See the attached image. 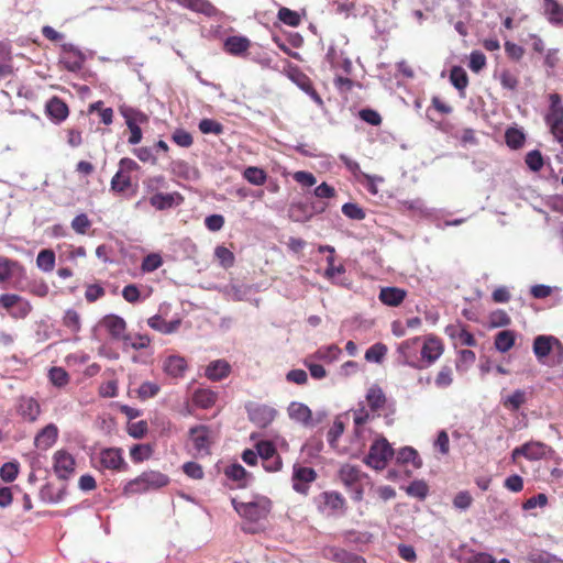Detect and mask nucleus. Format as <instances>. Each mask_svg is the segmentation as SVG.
<instances>
[{
    "mask_svg": "<svg viewBox=\"0 0 563 563\" xmlns=\"http://www.w3.org/2000/svg\"><path fill=\"white\" fill-rule=\"evenodd\" d=\"M161 390V386L154 382H143L137 388V397L141 400H146L150 398H154Z\"/></svg>",
    "mask_w": 563,
    "mask_h": 563,
    "instance_id": "603ef678",
    "label": "nucleus"
},
{
    "mask_svg": "<svg viewBox=\"0 0 563 563\" xmlns=\"http://www.w3.org/2000/svg\"><path fill=\"white\" fill-rule=\"evenodd\" d=\"M450 81L459 91H464L468 85L466 71L460 66H454L450 71Z\"/></svg>",
    "mask_w": 563,
    "mask_h": 563,
    "instance_id": "79ce46f5",
    "label": "nucleus"
},
{
    "mask_svg": "<svg viewBox=\"0 0 563 563\" xmlns=\"http://www.w3.org/2000/svg\"><path fill=\"white\" fill-rule=\"evenodd\" d=\"M528 560L530 563H560L562 562L560 558L555 554L543 550L532 551L528 555Z\"/></svg>",
    "mask_w": 563,
    "mask_h": 563,
    "instance_id": "864d4df0",
    "label": "nucleus"
},
{
    "mask_svg": "<svg viewBox=\"0 0 563 563\" xmlns=\"http://www.w3.org/2000/svg\"><path fill=\"white\" fill-rule=\"evenodd\" d=\"M231 373V365L225 360H216L208 364L205 375L212 382L224 379Z\"/></svg>",
    "mask_w": 563,
    "mask_h": 563,
    "instance_id": "aec40b11",
    "label": "nucleus"
},
{
    "mask_svg": "<svg viewBox=\"0 0 563 563\" xmlns=\"http://www.w3.org/2000/svg\"><path fill=\"white\" fill-rule=\"evenodd\" d=\"M148 201L150 205L156 210H166L173 208L174 206H178L183 201V198L178 192H157L154 194Z\"/></svg>",
    "mask_w": 563,
    "mask_h": 563,
    "instance_id": "a211bd4d",
    "label": "nucleus"
},
{
    "mask_svg": "<svg viewBox=\"0 0 563 563\" xmlns=\"http://www.w3.org/2000/svg\"><path fill=\"white\" fill-rule=\"evenodd\" d=\"M434 383L439 388H446L451 386L453 383L452 368L448 365L442 366L435 377Z\"/></svg>",
    "mask_w": 563,
    "mask_h": 563,
    "instance_id": "e2e57ef3",
    "label": "nucleus"
},
{
    "mask_svg": "<svg viewBox=\"0 0 563 563\" xmlns=\"http://www.w3.org/2000/svg\"><path fill=\"white\" fill-rule=\"evenodd\" d=\"M209 427L200 424L189 429V435L194 443V448L199 453H209Z\"/></svg>",
    "mask_w": 563,
    "mask_h": 563,
    "instance_id": "ddd939ff",
    "label": "nucleus"
},
{
    "mask_svg": "<svg viewBox=\"0 0 563 563\" xmlns=\"http://www.w3.org/2000/svg\"><path fill=\"white\" fill-rule=\"evenodd\" d=\"M162 264H163L162 256L157 253H152V254L146 255L143 258L141 268L143 272L150 273V272H154L157 268H159L162 266Z\"/></svg>",
    "mask_w": 563,
    "mask_h": 563,
    "instance_id": "680f3d73",
    "label": "nucleus"
},
{
    "mask_svg": "<svg viewBox=\"0 0 563 563\" xmlns=\"http://www.w3.org/2000/svg\"><path fill=\"white\" fill-rule=\"evenodd\" d=\"M249 419L260 428H265L273 422L277 411L267 405H250L246 407Z\"/></svg>",
    "mask_w": 563,
    "mask_h": 563,
    "instance_id": "9d476101",
    "label": "nucleus"
},
{
    "mask_svg": "<svg viewBox=\"0 0 563 563\" xmlns=\"http://www.w3.org/2000/svg\"><path fill=\"white\" fill-rule=\"evenodd\" d=\"M163 369L174 378L183 377L187 369V362L183 356L170 355L164 361Z\"/></svg>",
    "mask_w": 563,
    "mask_h": 563,
    "instance_id": "5701e85b",
    "label": "nucleus"
},
{
    "mask_svg": "<svg viewBox=\"0 0 563 563\" xmlns=\"http://www.w3.org/2000/svg\"><path fill=\"white\" fill-rule=\"evenodd\" d=\"M516 341V334L512 330H503L495 335L494 345L500 353L508 352Z\"/></svg>",
    "mask_w": 563,
    "mask_h": 563,
    "instance_id": "473e14b6",
    "label": "nucleus"
},
{
    "mask_svg": "<svg viewBox=\"0 0 563 563\" xmlns=\"http://www.w3.org/2000/svg\"><path fill=\"white\" fill-rule=\"evenodd\" d=\"M67 104L58 97H53L46 103V114L55 123H60L68 117Z\"/></svg>",
    "mask_w": 563,
    "mask_h": 563,
    "instance_id": "6ab92c4d",
    "label": "nucleus"
},
{
    "mask_svg": "<svg viewBox=\"0 0 563 563\" xmlns=\"http://www.w3.org/2000/svg\"><path fill=\"white\" fill-rule=\"evenodd\" d=\"M330 553L332 559L339 563H366L365 559L361 555L341 548H332Z\"/></svg>",
    "mask_w": 563,
    "mask_h": 563,
    "instance_id": "4c0bfd02",
    "label": "nucleus"
},
{
    "mask_svg": "<svg viewBox=\"0 0 563 563\" xmlns=\"http://www.w3.org/2000/svg\"><path fill=\"white\" fill-rule=\"evenodd\" d=\"M342 351L336 344H330L318 349L316 357L321 361L334 362L339 358Z\"/></svg>",
    "mask_w": 563,
    "mask_h": 563,
    "instance_id": "3c124183",
    "label": "nucleus"
},
{
    "mask_svg": "<svg viewBox=\"0 0 563 563\" xmlns=\"http://www.w3.org/2000/svg\"><path fill=\"white\" fill-rule=\"evenodd\" d=\"M66 496V486H62L60 488H55V486L51 483L45 484L40 490V498L44 503L48 504H58L64 500Z\"/></svg>",
    "mask_w": 563,
    "mask_h": 563,
    "instance_id": "c85d7f7f",
    "label": "nucleus"
},
{
    "mask_svg": "<svg viewBox=\"0 0 563 563\" xmlns=\"http://www.w3.org/2000/svg\"><path fill=\"white\" fill-rule=\"evenodd\" d=\"M224 474L229 479L236 482L238 487L241 488L246 487L253 479L252 475L246 472V470L241 464L238 463L229 465L224 470Z\"/></svg>",
    "mask_w": 563,
    "mask_h": 563,
    "instance_id": "b1692460",
    "label": "nucleus"
},
{
    "mask_svg": "<svg viewBox=\"0 0 563 563\" xmlns=\"http://www.w3.org/2000/svg\"><path fill=\"white\" fill-rule=\"evenodd\" d=\"M255 448L257 457H261L263 462L278 454L275 445L271 441H260L256 443Z\"/></svg>",
    "mask_w": 563,
    "mask_h": 563,
    "instance_id": "13d9d810",
    "label": "nucleus"
},
{
    "mask_svg": "<svg viewBox=\"0 0 563 563\" xmlns=\"http://www.w3.org/2000/svg\"><path fill=\"white\" fill-rule=\"evenodd\" d=\"M97 329H104L115 341H123L126 335V322L123 318L113 313L104 316L99 321Z\"/></svg>",
    "mask_w": 563,
    "mask_h": 563,
    "instance_id": "6e6552de",
    "label": "nucleus"
},
{
    "mask_svg": "<svg viewBox=\"0 0 563 563\" xmlns=\"http://www.w3.org/2000/svg\"><path fill=\"white\" fill-rule=\"evenodd\" d=\"M251 44L249 37H225L223 48L233 56L245 57Z\"/></svg>",
    "mask_w": 563,
    "mask_h": 563,
    "instance_id": "412c9836",
    "label": "nucleus"
},
{
    "mask_svg": "<svg viewBox=\"0 0 563 563\" xmlns=\"http://www.w3.org/2000/svg\"><path fill=\"white\" fill-rule=\"evenodd\" d=\"M366 400H367L369 408L373 411H376L384 407V405L386 402V396L379 386L373 385L367 390Z\"/></svg>",
    "mask_w": 563,
    "mask_h": 563,
    "instance_id": "e433bc0d",
    "label": "nucleus"
},
{
    "mask_svg": "<svg viewBox=\"0 0 563 563\" xmlns=\"http://www.w3.org/2000/svg\"><path fill=\"white\" fill-rule=\"evenodd\" d=\"M555 336L538 335L533 341V353L539 361L549 356L553 350Z\"/></svg>",
    "mask_w": 563,
    "mask_h": 563,
    "instance_id": "bb28decb",
    "label": "nucleus"
},
{
    "mask_svg": "<svg viewBox=\"0 0 563 563\" xmlns=\"http://www.w3.org/2000/svg\"><path fill=\"white\" fill-rule=\"evenodd\" d=\"M279 21L284 24L296 27L301 23V16L297 11H292L288 8L282 7L277 14Z\"/></svg>",
    "mask_w": 563,
    "mask_h": 563,
    "instance_id": "8fccbe9b",
    "label": "nucleus"
},
{
    "mask_svg": "<svg viewBox=\"0 0 563 563\" xmlns=\"http://www.w3.org/2000/svg\"><path fill=\"white\" fill-rule=\"evenodd\" d=\"M53 460L54 471L58 478L63 481L70 478L76 465L74 456L64 450H59L54 453Z\"/></svg>",
    "mask_w": 563,
    "mask_h": 563,
    "instance_id": "1a4fd4ad",
    "label": "nucleus"
},
{
    "mask_svg": "<svg viewBox=\"0 0 563 563\" xmlns=\"http://www.w3.org/2000/svg\"><path fill=\"white\" fill-rule=\"evenodd\" d=\"M199 130L203 134H216V135H219L223 131V125L221 123H219L218 121L212 120V119H202L199 122Z\"/></svg>",
    "mask_w": 563,
    "mask_h": 563,
    "instance_id": "69168bd1",
    "label": "nucleus"
},
{
    "mask_svg": "<svg viewBox=\"0 0 563 563\" xmlns=\"http://www.w3.org/2000/svg\"><path fill=\"white\" fill-rule=\"evenodd\" d=\"M122 342L125 347H131L133 350H142L150 345L151 340L148 335L145 334L132 335L126 333Z\"/></svg>",
    "mask_w": 563,
    "mask_h": 563,
    "instance_id": "49530a36",
    "label": "nucleus"
},
{
    "mask_svg": "<svg viewBox=\"0 0 563 563\" xmlns=\"http://www.w3.org/2000/svg\"><path fill=\"white\" fill-rule=\"evenodd\" d=\"M180 7L208 18L216 16L218 9L209 0H175Z\"/></svg>",
    "mask_w": 563,
    "mask_h": 563,
    "instance_id": "f3484780",
    "label": "nucleus"
},
{
    "mask_svg": "<svg viewBox=\"0 0 563 563\" xmlns=\"http://www.w3.org/2000/svg\"><path fill=\"white\" fill-rule=\"evenodd\" d=\"M131 186L130 175H125L122 172H117L111 179V189L117 192H124Z\"/></svg>",
    "mask_w": 563,
    "mask_h": 563,
    "instance_id": "6e6d98bb",
    "label": "nucleus"
},
{
    "mask_svg": "<svg viewBox=\"0 0 563 563\" xmlns=\"http://www.w3.org/2000/svg\"><path fill=\"white\" fill-rule=\"evenodd\" d=\"M545 454V445L540 442H529L523 444V456L528 460H540Z\"/></svg>",
    "mask_w": 563,
    "mask_h": 563,
    "instance_id": "09e8293b",
    "label": "nucleus"
},
{
    "mask_svg": "<svg viewBox=\"0 0 563 563\" xmlns=\"http://www.w3.org/2000/svg\"><path fill=\"white\" fill-rule=\"evenodd\" d=\"M231 503L239 516L251 522H257L264 519L271 511V501L266 497H258L249 503H241L232 498Z\"/></svg>",
    "mask_w": 563,
    "mask_h": 563,
    "instance_id": "f03ea898",
    "label": "nucleus"
},
{
    "mask_svg": "<svg viewBox=\"0 0 563 563\" xmlns=\"http://www.w3.org/2000/svg\"><path fill=\"white\" fill-rule=\"evenodd\" d=\"M252 286L245 284H230L223 288V295L233 301H244L252 294Z\"/></svg>",
    "mask_w": 563,
    "mask_h": 563,
    "instance_id": "cd10ccee",
    "label": "nucleus"
},
{
    "mask_svg": "<svg viewBox=\"0 0 563 563\" xmlns=\"http://www.w3.org/2000/svg\"><path fill=\"white\" fill-rule=\"evenodd\" d=\"M339 474L342 483L345 486L354 485L356 482H361L365 477L363 472L357 466L351 464H344L340 468Z\"/></svg>",
    "mask_w": 563,
    "mask_h": 563,
    "instance_id": "2f4dec72",
    "label": "nucleus"
},
{
    "mask_svg": "<svg viewBox=\"0 0 563 563\" xmlns=\"http://www.w3.org/2000/svg\"><path fill=\"white\" fill-rule=\"evenodd\" d=\"M420 336H415L402 341L397 346V362L401 365H407L416 369H421L419 355H420Z\"/></svg>",
    "mask_w": 563,
    "mask_h": 563,
    "instance_id": "423d86ee",
    "label": "nucleus"
},
{
    "mask_svg": "<svg viewBox=\"0 0 563 563\" xmlns=\"http://www.w3.org/2000/svg\"><path fill=\"white\" fill-rule=\"evenodd\" d=\"M406 492L409 496L423 500L428 495L429 488L426 482L413 481L406 488Z\"/></svg>",
    "mask_w": 563,
    "mask_h": 563,
    "instance_id": "5fc2aeb1",
    "label": "nucleus"
},
{
    "mask_svg": "<svg viewBox=\"0 0 563 563\" xmlns=\"http://www.w3.org/2000/svg\"><path fill=\"white\" fill-rule=\"evenodd\" d=\"M244 58H250L258 63L263 68H272V57L268 52L258 48L253 43L249 47V52Z\"/></svg>",
    "mask_w": 563,
    "mask_h": 563,
    "instance_id": "c9c22d12",
    "label": "nucleus"
},
{
    "mask_svg": "<svg viewBox=\"0 0 563 563\" xmlns=\"http://www.w3.org/2000/svg\"><path fill=\"white\" fill-rule=\"evenodd\" d=\"M147 324L153 330L158 331L163 334H172L179 329L181 320L174 319L170 321H166L159 314H155L147 320Z\"/></svg>",
    "mask_w": 563,
    "mask_h": 563,
    "instance_id": "4be33fe9",
    "label": "nucleus"
},
{
    "mask_svg": "<svg viewBox=\"0 0 563 563\" xmlns=\"http://www.w3.org/2000/svg\"><path fill=\"white\" fill-rule=\"evenodd\" d=\"M37 267L45 272H52L55 267V253L52 250H42L36 257Z\"/></svg>",
    "mask_w": 563,
    "mask_h": 563,
    "instance_id": "37998d69",
    "label": "nucleus"
},
{
    "mask_svg": "<svg viewBox=\"0 0 563 563\" xmlns=\"http://www.w3.org/2000/svg\"><path fill=\"white\" fill-rule=\"evenodd\" d=\"M505 141L511 150H518L523 146L526 135L520 129L509 128L506 130Z\"/></svg>",
    "mask_w": 563,
    "mask_h": 563,
    "instance_id": "ea45409f",
    "label": "nucleus"
},
{
    "mask_svg": "<svg viewBox=\"0 0 563 563\" xmlns=\"http://www.w3.org/2000/svg\"><path fill=\"white\" fill-rule=\"evenodd\" d=\"M387 354V346L383 343H375L365 352V360L371 363H382Z\"/></svg>",
    "mask_w": 563,
    "mask_h": 563,
    "instance_id": "de8ad7c7",
    "label": "nucleus"
},
{
    "mask_svg": "<svg viewBox=\"0 0 563 563\" xmlns=\"http://www.w3.org/2000/svg\"><path fill=\"white\" fill-rule=\"evenodd\" d=\"M406 297V291L398 287H384L379 291V300L387 306L397 307Z\"/></svg>",
    "mask_w": 563,
    "mask_h": 563,
    "instance_id": "a878e982",
    "label": "nucleus"
},
{
    "mask_svg": "<svg viewBox=\"0 0 563 563\" xmlns=\"http://www.w3.org/2000/svg\"><path fill=\"white\" fill-rule=\"evenodd\" d=\"M48 377H49L51 383L56 387H63L69 380L68 373L62 367L51 368L49 373H48Z\"/></svg>",
    "mask_w": 563,
    "mask_h": 563,
    "instance_id": "052dcab7",
    "label": "nucleus"
},
{
    "mask_svg": "<svg viewBox=\"0 0 563 563\" xmlns=\"http://www.w3.org/2000/svg\"><path fill=\"white\" fill-rule=\"evenodd\" d=\"M169 483L167 475L158 471H146L128 482L124 486V494H144L150 490L159 489Z\"/></svg>",
    "mask_w": 563,
    "mask_h": 563,
    "instance_id": "f257e3e1",
    "label": "nucleus"
},
{
    "mask_svg": "<svg viewBox=\"0 0 563 563\" xmlns=\"http://www.w3.org/2000/svg\"><path fill=\"white\" fill-rule=\"evenodd\" d=\"M396 461L400 464L411 463L415 468L422 466V460L419 457L417 450L411 446L401 448L397 453Z\"/></svg>",
    "mask_w": 563,
    "mask_h": 563,
    "instance_id": "72a5a7b5",
    "label": "nucleus"
},
{
    "mask_svg": "<svg viewBox=\"0 0 563 563\" xmlns=\"http://www.w3.org/2000/svg\"><path fill=\"white\" fill-rule=\"evenodd\" d=\"M525 162L532 172H539L543 167V157L538 150L527 153Z\"/></svg>",
    "mask_w": 563,
    "mask_h": 563,
    "instance_id": "774afa93",
    "label": "nucleus"
},
{
    "mask_svg": "<svg viewBox=\"0 0 563 563\" xmlns=\"http://www.w3.org/2000/svg\"><path fill=\"white\" fill-rule=\"evenodd\" d=\"M19 415L26 421L34 422L41 413V407L33 397H21L18 404Z\"/></svg>",
    "mask_w": 563,
    "mask_h": 563,
    "instance_id": "dca6fc26",
    "label": "nucleus"
},
{
    "mask_svg": "<svg viewBox=\"0 0 563 563\" xmlns=\"http://www.w3.org/2000/svg\"><path fill=\"white\" fill-rule=\"evenodd\" d=\"M58 438V428L54 423L44 427L34 439V445L42 451L52 448Z\"/></svg>",
    "mask_w": 563,
    "mask_h": 563,
    "instance_id": "2eb2a0df",
    "label": "nucleus"
},
{
    "mask_svg": "<svg viewBox=\"0 0 563 563\" xmlns=\"http://www.w3.org/2000/svg\"><path fill=\"white\" fill-rule=\"evenodd\" d=\"M32 310V306L29 300L19 296V300L15 303V307L10 311V314L14 319H24L29 316Z\"/></svg>",
    "mask_w": 563,
    "mask_h": 563,
    "instance_id": "4d7b16f0",
    "label": "nucleus"
},
{
    "mask_svg": "<svg viewBox=\"0 0 563 563\" xmlns=\"http://www.w3.org/2000/svg\"><path fill=\"white\" fill-rule=\"evenodd\" d=\"M316 477L317 474L313 468L295 465L292 473V488L297 493L306 494L308 490L307 484L313 482Z\"/></svg>",
    "mask_w": 563,
    "mask_h": 563,
    "instance_id": "9b49d317",
    "label": "nucleus"
},
{
    "mask_svg": "<svg viewBox=\"0 0 563 563\" xmlns=\"http://www.w3.org/2000/svg\"><path fill=\"white\" fill-rule=\"evenodd\" d=\"M342 213L352 220H363L365 219V211L354 202H346L342 206Z\"/></svg>",
    "mask_w": 563,
    "mask_h": 563,
    "instance_id": "bf43d9fd",
    "label": "nucleus"
},
{
    "mask_svg": "<svg viewBox=\"0 0 563 563\" xmlns=\"http://www.w3.org/2000/svg\"><path fill=\"white\" fill-rule=\"evenodd\" d=\"M88 55H91L90 52L87 54L71 44H64L60 63L69 71H78L82 68Z\"/></svg>",
    "mask_w": 563,
    "mask_h": 563,
    "instance_id": "0eeeda50",
    "label": "nucleus"
},
{
    "mask_svg": "<svg viewBox=\"0 0 563 563\" xmlns=\"http://www.w3.org/2000/svg\"><path fill=\"white\" fill-rule=\"evenodd\" d=\"M63 324L71 332L78 333L81 329V319L75 309H67L63 317Z\"/></svg>",
    "mask_w": 563,
    "mask_h": 563,
    "instance_id": "c03bdc74",
    "label": "nucleus"
},
{
    "mask_svg": "<svg viewBox=\"0 0 563 563\" xmlns=\"http://www.w3.org/2000/svg\"><path fill=\"white\" fill-rule=\"evenodd\" d=\"M91 222L86 213L77 214L71 221V229L78 234H86Z\"/></svg>",
    "mask_w": 563,
    "mask_h": 563,
    "instance_id": "338daca9",
    "label": "nucleus"
},
{
    "mask_svg": "<svg viewBox=\"0 0 563 563\" xmlns=\"http://www.w3.org/2000/svg\"><path fill=\"white\" fill-rule=\"evenodd\" d=\"M393 455L394 450L389 442L385 438H380L373 442L364 462L369 467L380 471L386 467Z\"/></svg>",
    "mask_w": 563,
    "mask_h": 563,
    "instance_id": "20e7f679",
    "label": "nucleus"
},
{
    "mask_svg": "<svg viewBox=\"0 0 563 563\" xmlns=\"http://www.w3.org/2000/svg\"><path fill=\"white\" fill-rule=\"evenodd\" d=\"M289 78L298 88L305 91L319 107L323 106L321 97L313 88L312 82L307 75L299 71L298 69H295L289 74Z\"/></svg>",
    "mask_w": 563,
    "mask_h": 563,
    "instance_id": "f8f14e48",
    "label": "nucleus"
},
{
    "mask_svg": "<svg viewBox=\"0 0 563 563\" xmlns=\"http://www.w3.org/2000/svg\"><path fill=\"white\" fill-rule=\"evenodd\" d=\"M172 168L177 176L186 180H196L199 178V170L185 161L173 162Z\"/></svg>",
    "mask_w": 563,
    "mask_h": 563,
    "instance_id": "f704fd0d",
    "label": "nucleus"
},
{
    "mask_svg": "<svg viewBox=\"0 0 563 563\" xmlns=\"http://www.w3.org/2000/svg\"><path fill=\"white\" fill-rule=\"evenodd\" d=\"M528 400V394L523 389H516L510 395L503 397L500 402L509 411L515 412Z\"/></svg>",
    "mask_w": 563,
    "mask_h": 563,
    "instance_id": "c756f323",
    "label": "nucleus"
},
{
    "mask_svg": "<svg viewBox=\"0 0 563 563\" xmlns=\"http://www.w3.org/2000/svg\"><path fill=\"white\" fill-rule=\"evenodd\" d=\"M100 463L102 467L112 471H119L126 466L120 449H104L100 452Z\"/></svg>",
    "mask_w": 563,
    "mask_h": 563,
    "instance_id": "4468645a",
    "label": "nucleus"
},
{
    "mask_svg": "<svg viewBox=\"0 0 563 563\" xmlns=\"http://www.w3.org/2000/svg\"><path fill=\"white\" fill-rule=\"evenodd\" d=\"M544 121L554 140L563 147V103L560 95H550V107Z\"/></svg>",
    "mask_w": 563,
    "mask_h": 563,
    "instance_id": "7ed1b4c3",
    "label": "nucleus"
},
{
    "mask_svg": "<svg viewBox=\"0 0 563 563\" xmlns=\"http://www.w3.org/2000/svg\"><path fill=\"white\" fill-rule=\"evenodd\" d=\"M443 351L442 341L437 336L430 334L423 339L421 338L419 355L421 369H426L434 364L441 357Z\"/></svg>",
    "mask_w": 563,
    "mask_h": 563,
    "instance_id": "39448f33",
    "label": "nucleus"
},
{
    "mask_svg": "<svg viewBox=\"0 0 563 563\" xmlns=\"http://www.w3.org/2000/svg\"><path fill=\"white\" fill-rule=\"evenodd\" d=\"M217 398V393L207 388L197 389L192 395L194 404L203 409L211 408L216 404Z\"/></svg>",
    "mask_w": 563,
    "mask_h": 563,
    "instance_id": "7c9ffc66",
    "label": "nucleus"
},
{
    "mask_svg": "<svg viewBox=\"0 0 563 563\" xmlns=\"http://www.w3.org/2000/svg\"><path fill=\"white\" fill-rule=\"evenodd\" d=\"M544 9L551 23L563 25V7L555 0H544Z\"/></svg>",
    "mask_w": 563,
    "mask_h": 563,
    "instance_id": "58836bf2",
    "label": "nucleus"
},
{
    "mask_svg": "<svg viewBox=\"0 0 563 563\" xmlns=\"http://www.w3.org/2000/svg\"><path fill=\"white\" fill-rule=\"evenodd\" d=\"M19 474V464L16 462H7L0 468V477L2 481L13 482Z\"/></svg>",
    "mask_w": 563,
    "mask_h": 563,
    "instance_id": "0e129e2a",
    "label": "nucleus"
},
{
    "mask_svg": "<svg viewBox=\"0 0 563 563\" xmlns=\"http://www.w3.org/2000/svg\"><path fill=\"white\" fill-rule=\"evenodd\" d=\"M243 177L252 185L262 186L267 180V174L264 169L255 166L246 167Z\"/></svg>",
    "mask_w": 563,
    "mask_h": 563,
    "instance_id": "a19ab883",
    "label": "nucleus"
},
{
    "mask_svg": "<svg viewBox=\"0 0 563 563\" xmlns=\"http://www.w3.org/2000/svg\"><path fill=\"white\" fill-rule=\"evenodd\" d=\"M324 505L333 511H342L345 500L341 494L336 492H324L322 494Z\"/></svg>",
    "mask_w": 563,
    "mask_h": 563,
    "instance_id": "a18cd8bd",
    "label": "nucleus"
},
{
    "mask_svg": "<svg viewBox=\"0 0 563 563\" xmlns=\"http://www.w3.org/2000/svg\"><path fill=\"white\" fill-rule=\"evenodd\" d=\"M287 411L291 420L305 426L311 424L312 412L305 404L292 401L288 406Z\"/></svg>",
    "mask_w": 563,
    "mask_h": 563,
    "instance_id": "393cba45",
    "label": "nucleus"
}]
</instances>
